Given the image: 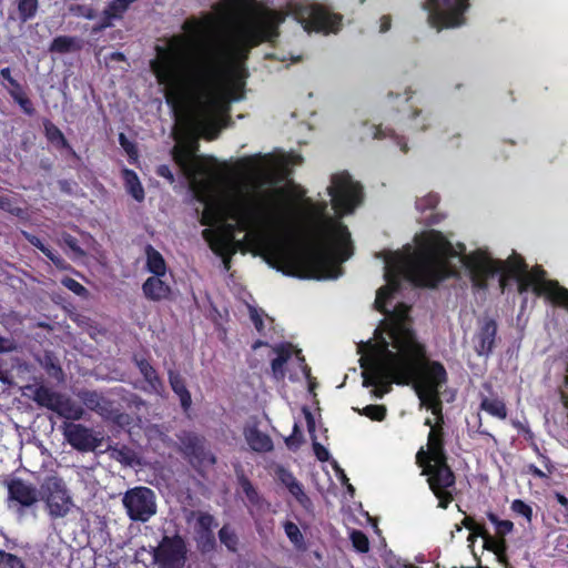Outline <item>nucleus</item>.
<instances>
[{
    "label": "nucleus",
    "mask_w": 568,
    "mask_h": 568,
    "mask_svg": "<svg viewBox=\"0 0 568 568\" xmlns=\"http://www.w3.org/2000/svg\"><path fill=\"white\" fill-rule=\"evenodd\" d=\"M346 486H347V490H348L351 494H353V493H354V487H353L351 484H348V483L346 484Z\"/></svg>",
    "instance_id": "nucleus-61"
},
{
    "label": "nucleus",
    "mask_w": 568,
    "mask_h": 568,
    "mask_svg": "<svg viewBox=\"0 0 568 568\" xmlns=\"http://www.w3.org/2000/svg\"><path fill=\"white\" fill-rule=\"evenodd\" d=\"M313 449H314V453H315L316 457L320 460L325 462V460H327L329 458L328 450L323 445H321L320 443L314 442L313 443Z\"/></svg>",
    "instance_id": "nucleus-42"
},
{
    "label": "nucleus",
    "mask_w": 568,
    "mask_h": 568,
    "mask_svg": "<svg viewBox=\"0 0 568 568\" xmlns=\"http://www.w3.org/2000/svg\"><path fill=\"white\" fill-rule=\"evenodd\" d=\"M120 144L126 151V153L132 158L136 155L134 146L128 141L123 133L119 136Z\"/></svg>",
    "instance_id": "nucleus-45"
},
{
    "label": "nucleus",
    "mask_w": 568,
    "mask_h": 568,
    "mask_svg": "<svg viewBox=\"0 0 568 568\" xmlns=\"http://www.w3.org/2000/svg\"><path fill=\"white\" fill-rule=\"evenodd\" d=\"M479 537L484 539L485 547L489 550H493L495 554L500 555L505 551L506 545L505 540L501 538L491 537L486 530Z\"/></svg>",
    "instance_id": "nucleus-28"
},
{
    "label": "nucleus",
    "mask_w": 568,
    "mask_h": 568,
    "mask_svg": "<svg viewBox=\"0 0 568 568\" xmlns=\"http://www.w3.org/2000/svg\"><path fill=\"white\" fill-rule=\"evenodd\" d=\"M111 58L114 59V60H123L124 59V55L120 52H114L111 54Z\"/></svg>",
    "instance_id": "nucleus-58"
},
{
    "label": "nucleus",
    "mask_w": 568,
    "mask_h": 568,
    "mask_svg": "<svg viewBox=\"0 0 568 568\" xmlns=\"http://www.w3.org/2000/svg\"><path fill=\"white\" fill-rule=\"evenodd\" d=\"M244 436L246 443L254 452L263 453L273 449V442L271 437L257 429L255 426H247L244 429Z\"/></svg>",
    "instance_id": "nucleus-13"
},
{
    "label": "nucleus",
    "mask_w": 568,
    "mask_h": 568,
    "mask_svg": "<svg viewBox=\"0 0 568 568\" xmlns=\"http://www.w3.org/2000/svg\"><path fill=\"white\" fill-rule=\"evenodd\" d=\"M337 471L339 473V478L344 483V484H347L348 483V479L346 477V475L344 474V471L342 469H337Z\"/></svg>",
    "instance_id": "nucleus-57"
},
{
    "label": "nucleus",
    "mask_w": 568,
    "mask_h": 568,
    "mask_svg": "<svg viewBox=\"0 0 568 568\" xmlns=\"http://www.w3.org/2000/svg\"><path fill=\"white\" fill-rule=\"evenodd\" d=\"M203 463L213 465L215 463V457L210 452L204 453Z\"/></svg>",
    "instance_id": "nucleus-56"
},
{
    "label": "nucleus",
    "mask_w": 568,
    "mask_h": 568,
    "mask_svg": "<svg viewBox=\"0 0 568 568\" xmlns=\"http://www.w3.org/2000/svg\"><path fill=\"white\" fill-rule=\"evenodd\" d=\"M433 123V115L417 105H410L406 115V125L412 131H425Z\"/></svg>",
    "instance_id": "nucleus-14"
},
{
    "label": "nucleus",
    "mask_w": 568,
    "mask_h": 568,
    "mask_svg": "<svg viewBox=\"0 0 568 568\" xmlns=\"http://www.w3.org/2000/svg\"><path fill=\"white\" fill-rule=\"evenodd\" d=\"M75 45V39L68 36H60L57 37L51 45L50 51L58 52V53H64L71 51Z\"/></svg>",
    "instance_id": "nucleus-26"
},
{
    "label": "nucleus",
    "mask_w": 568,
    "mask_h": 568,
    "mask_svg": "<svg viewBox=\"0 0 568 568\" xmlns=\"http://www.w3.org/2000/svg\"><path fill=\"white\" fill-rule=\"evenodd\" d=\"M143 293L153 301L166 298L170 294V286L161 280V276H151L143 284Z\"/></svg>",
    "instance_id": "nucleus-15"
},
{
    "label": "nucleus",
    "mask_w": 568,
    "mask_h": 568,
    "mask_svg": "<svg viewBox=\"0 0 568 568\" xmlns=\"http://www.w3.org/2000/svg\"><path fill=\"white\" fill-rule=\"evenodd\" d=\"M145 255L148 270L154 275L164 276L166 272V265L162 255L151 245L146 246Z\"/></svg>",
    "instance_id": "nucleus-18"
},
{
    "label": "nucleus",
    "mask_w": 568,
    "mask_h": 568,
    "mask_svg": "<svg viewBox=\"0 0 568 568\" xmlns=\"http://www.w3.org/2000/svg\"><path fill=\"white\" fill-rule=\"evenodd\" d=\"M438 203V195L435 193H428L425 196L417 199L416 207L419 211H425L428 209H433Z\"/></svg>",
    "instance_id": "nucleus-35"
},
{
    "label": "nucleus",
    "mask_w": 568,
    "mask_h": 568,
    "mask_svg": "<svg viewBox=\"0 0 568 568\" xmlns=\"http://www.w3.org/2000/svg\"><path fill=\"white\" fill-rule=\"evenodd\" d=\"M9 498L23 507H30L38 500L37 489L21 479L8 483Z\"/></svg>",
    "instance_id": "nucleus-9"
},
{
    "label": "nucleus",
    "mask_w": 568,
    "mask_h": 568,
    "mask_svg": "<svg viewBox=\"0 0 568 568\" xmlns=\"http://www.w3.org/2000/svg\"><path fill=\"white\" fill-rule=\"evenodd\" d=\"M83 400L89 408L95 409L99 404V396L95 393H84Z\"/></svg>",
    "instance_id": "nucleus-43"
},
{
    "label": "nucleus",
    "mask_w": 568,
    "mask_h": 568,
    "mask_svg": "<svg viewBox=\"0 0 568 568\" xmlns=\"http://www.w3.org/2000/svg\"><path fill=\"white\" fill-rule=\"evenodd\" d=\"M286 16L306 31L335 33L342 24L341 14L316 3L290 1L283 13L254 0H226L214 12L187 18L150 62L175 116L173 159L203 205L202 235L223 262L241 246L235 227L266 262H345L353 254L351 234L327 213V202L298 204L304 190L278 185L272 159L264 156L246 179L226 180L195 154L199 138L216 139L230 103L243 98L248 51L276 38Z\"/></svg>",
    "instance_id": "nucleus-1"
},
{
    "label": "nucleus",
    "mask_w": 568,
    "mask_h": 568,
    "mask_svg": "<svg viewBox=\"0 0 568 568\" xmlns=\"http://www.w3.org/2000/svg\"><path fill=\"white\" fill-rule=\"evenodd\" d=\"M261 345H263V343H262V342H256V343L254 344V346H253V347H254V348H257V347H260Z\"/></svg>",
    "instance_id": "nucleus-62"
},
{
    "label": "nucleus",
    "mask_w": 568,
    "mask_h": 568,
    "mask_svg": "<svg viewBox=\"0 0 568 568\" xmlns=\"http://www.w3.org/2000/svg\"><path fill=\"white\" fill-rule=\"evenodd\" d=\"M55 412L68 419H80L83 415L82 407L71 403L64 396L60 402V407L57 408Z\"/></svg>",
    "instance_id": "nucleus-21"
},
{
    "label": "nucleus",
    "mask_w": 568,
    "mask_h": 568,
    "mask_svg": "<svg viewBox=\"0 0 568 568\" xmlns=\"http://www.w3.org/2000/svg\"><path fill=\"white\" fill-rule=\"evenodd\" d=\"M276 355L272 359L271 368L275 379L280 381L288 374L291 379H300L302 377L310 379L311 369L305 364L301 351L296 349L292 344H278L273 347Z\"/></svg>",
    "instance_id": "nucleus-3"
},
{
    "label": "nucleus",
    "mask_w": 568,
    "mask_h": 568,
    "mask_svg": "<svg viewBox=\"0 0 568 568\" xmlns=\"http://www.w3.org/2000/svg\"><path fill=\"white\" fill-rule=\"evenodd\" d=\"M155 560L161 568H183L185 546L181 538L165 537L155 550Z\"/></svg>",
    "instance_id": "nucleus-7"
},
{
    "label": "nucleus",
    "mask_w": 568,
    "mask_h": 568,
    "mask_svg": "<svg viewBox=\"0 0 568 568\" xmlns=\"http://www.w3.org/2000/svg\"><path fill=\"white\" fill-rule=\"evenodd\" d=\"M390 29V18L388 16H384L379 20V32L385 33Z\"/></svg>",
    "instance_id": "nucleus-49"
},
{
    "label": "nucleus",
    "mask_w": 568,
    "mask_h": 568,
    "mask_svg": "<svg viewBox=\"0 0 568 568\" xmlns=\"http://www.w3.org/2000/svg\"><path fill=\"white\" fill-rule=\"evenodd\" d=\"M27 240L37 248H39L47 257H49L53 252L45 246L40 239L34 235L26 234Z\"/></svg>",
    "instance_id": "nucleus-40"
},
{
    "label": "nucleus",
    "mask_w": 568,
    "mask_h": 568,
    "mask_svg": "<svg viewBox=\"0 0 568 568\" xmlns=\"http://www.w3.org/2000/svg\"><path fill=\"white\" fill-rule=\"evenodd\" d=\"M112 26H113V22H111L109 19H106V18H104V16H102V20L92 27V32L100 33L104 29L110 28Z\"/></svg>",
    "instance_id": "nucleus-46"
},
{
    "label": "nucleus",
    "mask_w": 568,
    "mask_h": 568,
    "mask_svg": "<svg viewBox=\"0 0 568 568\" xmlns=\"http://www.w3.org/2000/svg\"><path fill=\"white\" fill-rule=\"evenodd\" d=\"M480 408L496 418L505 419L507 417L506 406L499 398L484 397L480 403Z\"/></svg>",
    "instance_id": "nucleus-20"
},
{
    "label": "nucleus",
    "mask_w": 568,
    "mask_h": 568,
    "mask_svg": "<svg viewBox=\"0 0 568 568\" xmlns=\"http://www.w3.org/2000/svg\"><path fill=\"white\" fill-rule=\"evenodd\" d=\"M468 7L469 0H425L423 4L428 23L437 30L463 26Z\"/></svg>",
    "instance_id": "nucleus-2"
},
{
    "label": "nucleus",
    "mask_w": 568,
    "mask_h": 568,
    "mask_svg": "<svg viewBox=\"0 0 568 568\" xmlns=\"http://www.w3.org/2000/svg\"><path fill=\"white\" fill-rule=\"evenodd\" d=\"M54 132H55L58 135H60V136H61L60 131H58L57 129H54Z\"/></svg>",
    "instance_id": "nucleus-63"
},
{
    "label": "nucleus",
    "mask_w": 568,
    "mask_h": 568,
    "mask_svg": "<svg viewBox=\"0 0 568 568\" xmlns=\"http://www.w3.org/2000/svg\"><path fill=\"white\" fill-rule=\"evenodd\" d=\"M497 326L491 320L483 321L479 332L476 335V352L479 355H488L495 343Z\"/></svg>",
    "instance_id": "nucleus-10"
},
{
    "label": "nucleus",
    "mask_w": 568,
    "mask_h": 568,
    "mask_svg": "<svg viewBox=\"0 0 568 568\" xmlns=\"http://www.w3.org/2000/svg\"><path fill=\"white\" fill-rule=\"evenodd\" d=\"M158 173L161 176L168 179L170 182L174 181L173 174L171 173L170 169L168 166H165V165L160 166L159 170H158Z\"/></svg>",
    "instance_id": "nucleus-51"
},
{
    "label": "nucleus",
    "mask_w": 568,
    "mask_h": 568,
    "mask_svg": "<svg viewBox=\"0 0 568 568\" xmlns=\"http://www.w3.org/2000/svg\"><path fill=\"white\" fill-rule=\"evenodd\" d=\"M511 510L526 518L528 523L532 519V508L520 499L511 503Z\"/></svg>",
    "instance_id": "nucleus-32"
},
{
    "label": "nucleus",
    "mask_w": 568,
    "mask_h": 568,
    "mask_svg": "<svg viewBox=\"0 0 568 568\" xmlns=\"http://www.w3.org/2000/svg\"><path fill=\"white\" fill-rule=\"evenodd\" d=\"M333 209L338 214L352 212L361 202V187L346 172L335 173L331 176L327 186Z\"/></svg>",
    "instance_id": "nucleus-4"
},
{
    "label": "nucleus",
    "mask_w": 568,
    "mask_h": 568,
    "mask_svg": "<svg viewBox=\"0 0 568 568\" xmlns=\"http://www.w3.org/2000/svg\"><path fill=\"white\" fill-rule=\"evenodd\" d=\"M79 558L73 557L70 562V568H78Z\"/></svg>",
    "instance_id": "nucleus-59"
},
{
    "label": "nucleus",
    "mask_w": 568,
    "mask_h": 568,
    "mask_svg": "<svg viewBox=\"0 0 568 568\" xmlns=\"http://www.w3.org/2000/svg\"><path fill=\"white\" fill-rule=\"evenodd\" d=\"M556 498H557L558 503L565 508V516H567L568 515V499L561 494H556Z\"/></svg>",
    "instance_id": "nucleus-54"
},
{
    "label": "nucleus",
    "mask_w": 568,
    "mask_h": 568,
    "mask_svg": "<svg viewBox=\"0 0 568 568\" xmlns=\"http://www.w3.org/2000/svg\"><path fill=\"white\" fill-rule=\"evenodd\" d=\"M302 161L303 159L298 154H287L283 158L282 164L285 166H294L301 164Z\"/></svg>",
    "instance_id": "nucleus-44"
},
{
    "label": "nucleus",
    "mask_w": 568,
    "mask_h": 568,
    "mask_svg": "<svg viewBox=\"0 0 568 568\" xmlns=\"http://www.w3.org/2000/svg\"><path fill=\"white\" fill-rule=\"evenodd\" d=\"M68 11L74 17L84 18L88 20H93L97 17V11L91 4L70 2L68 4Z\"/></svg>",
    "instance_id": "nucleus-23"
},
{
    "label": "nucleus",
    "mask_w": 568,
    "mask_h": 568,
    "mask_svg": "<svg viewBox=\"0 0 568 568\" xmlns=\"http://www.w3.org/2000/svg\"><path fill=\"white\" fill-rule=\"evenodd\" d=\"M48 258H50L55 266H58L59 268H65L67 267V264L57 254L52 253Z\"/></svg>",
    "instance_id": "nucleus-53"
},
{
    "label": "nucleus",
    "mask_w": 568,
    "mask_h": 568,
    "mask_svg": "<svg viewBox=\"0 0 568 568\" xmlns=\"http://www.w3.org/2000/svg\"><path fill=\"white\" fill-rule=\"evenodd\" d=\"M187 520H195L196 527L202 532H207L212 529L213 526H215L213 516L202 511H192L187 517Z\"/></svg>",
    "instance_id": "nucleus-25"
},
{
    "label": "nucleus",
    "mask_w": 568,
    "mask_h": 568,
    "mask_svg": "<svg viewBox=\"0 0 568 568\" xmlns=\"http://www.w3.org/2000/svg\"><path fill=\"white\" fill-rule=\"evenodd\" d=\"M169 381L173 392L179 396L183 409L187 410L191 406L192 399L183 378L179 374L170 372Z\"/></svg>",
    "instance_id": "nucleus-17"
},
{
    "label": "nucleus",
    "mask_w": 568,
    "mask_h": 568,
    "mask_svg": "<svg viewBox=\"0 0 568 568\" xmlns=\"http://www.w3.org/2000/svg\"><path fill=\"white\" fill-rule=\"evenodd\" d=\"M0 568H26L22 561L11 554L0 551Z\"/></svg>",
    "instance_id": "nucleus-33"
},
{
    "label": "nucleus",
    "mask_w": 568,
    "mask_h": 568,
    "mask_svg": "<svg viewBox=\"0 0 568 568\" xmlns=\"http://www.w3.org/2000/svg\"><path fill=\"white\" fill-rule=\"evenodd\" d=\"M61 241L74 253V255H84V252L78 245L77 240L70 234H63Z\"/></svg>",
    "instance_id": "nucleus-38"
},
{
    "label": "nucleus",
    "mask_w": 568,
    "mask_h": 568,
    "mask_svg": "<svg viewBox=\"0 0 568 568\" xmlns=\"http://www.w3.org/2000/svg\"><path fill=\"white\" fill-rule=\"evenodd\" d=\"M62 284L67 288H69L71 292H73L74 294H77L79 296H87L88 295V290L82 284H80L79 282H77L73 278L65 277V278L62 280Z\"/></svg>",
    "instance_id": "nucleus-36"
},
{
    "label": "nucleus",
    "mask_w": 568,
    "mask_h": 568,
    "mask_svg": "<svg viewBox=\"0 0 568 568\" xmlns=\"http://www.w3.org/2000/svg\"><path fill=\"white\" fill-rule=\"evenodd\" d=\"M304 414H305V419H306V423H307L308 432L313 433L314 429H315L314 418H313L311 412H308L307 409H304Z\"/></svg>",
    "instance_id": "nucleus-52"
},
{
    "label": "nucleus",
    "mask_w": 568,
    "mask_h": 568,
    "mask_svg": "<svg viewBox=\"0 0 568 568\" xmlns=\"http://www.w3.org/2000/svg\"><path fill=\"white\" fill-rule=\"evenodd\" d=\"M16 348L12 339L0 336V352H10Z\"/></svg>",
    "instance_id": "nucleus-47"
},
{
    "label": "nucleus",
    "mask_w": 568,
    "mask_h": 568,
    "mask_svg": "<svg viewBox=\"0 0 568 568\" xmlns=\"http://www.w3.org/2000/svg\"><path fill=\"white\" fill-rule=\"evenodd\" d=\"M351 540L356 550L361 552H367L369 550V541L364 532L353 530L351 532Z\"/></svg>",
    "instance_id": "nucleus-29"
},
{
    "label": "nucleus",
    "mask_w": 568,
    "mask_h": 568,
    "mask_svg": "<svg viewBox=\"0 0 568 568\" xmlns=\"http://www.w3.org/2000/svg\"><path fill=\"white\" fill-rule=\"evenodd\" d=\"M361 414L372 420H383L386 415V407L384 405H367Z\"/></svg>",
    "instance_id": "nucleus-30"
},
{
    "label": "nucleus",
    "mask_w": 568,
    "mask_h": 568,
    "mask_svg": "<svg viewBox=\"0 0 568 568\" xmlns=\"http://www.w3.org/2000/svg\"><path fill=\"white\" fill-rule=\"evenodd\" d=\"M125 190L131 196L141 202L144 200V190L135 172L129 169L122 171Z\"/></svg>",
    "instance_id": "nucleus-16"
},
{
    "label": "nucleus",
    "mask_w": 568,
    "mask_h": 568,
    "mask_svg": "<svg viewBox=\"0 0 568 568\" xmlns=\"http://www.w3.org/2000/svg\"><path fill=\"white\" fill-rule=\"evenodd\" d=\"M285 534L290 538V540L297 547L303 545V535L301 534L300 528L294 523H286L284 525Z\"/></svg>",
    "instance_id": "nucleus-31"
},
{
    "label": "nucleus",
    "mask_w": 568,
    "mask_h": 568,
    "mask_svg": "<svg viewBox=\"0 0 568 568\" xmlns=\"http://www.w3.org/2000/svg\"><path fill=\"white\" fill-rule=\"evenodd\" d=\"M138 367L148 383V390L159 394L162 389V383L154 368L144 359L136 362Z\"/></svg>",
    "instance_id": "nucleus-19"
},
{
    "label": "nucleus",
    "mask_w": 568,
    "mask_h": 568,
    "mask_svg": "<svg viewBox=\"0 0 568 568\" xmlns=\"http://www.w3.org/2000/svg\"><path fill=\"white\" fill-rule=\"evenodd\" d=\"M88 568H92L91 566H89Z\"/></svg>",
    "instance_id": "nucleus-64"
},
{
    "label": "nucleus",
    "mask_w": 568,
    "mask_h": 568,
    "mask_svg": "<svg viewBox=\"0 0 568 568\" xmlns=\"http://www.w3.org/2000/svg\"><path fill=\"white\" fill-rule=\"evenodd\" d=\"M32 392V398L40 406L57 410L60 407L62 395L45 386L28 387Z\"/></svg>",
    "instance_id": "nucleus-12"
},
{
    "label": "nucleus",
    "mask_w": 568,
    "mask_h": 568,
    "mask_svg": "<svg viewBox=\"0 0 568 568\" xmlns=\"http://www.w3.org/2000/svg\"><path fill=\"white\" fill-rule=\"evenodd\" d=\"M488 519L495 525L496 534L501 539L514 529V524L510 520H501L493 513L488 514Z\"/></svg>",
    "instance_id": "nucleus-27"
},
{
    "label": "nucleus",
    "mask_w": 568,
    "mask_h": 568,
    "mask_svg": "<svg viewBox=\"0 0 568 568\" xmlns=\"http://www.w3.org/2000/svg\"><path fill=\"white\" fill-rule=\"evenodd\" d=\"M0 77L8 81L10 85L18 87V82L11 77V71L9 68H4L0 71Z\"/></svg>",
    "instance_id": "nucleus-48"
},
{
    "label": "nucleus",
    "mask_w": 568,
    "mask_h": 568,
    "mask_svg": "<svg viewBox=\"0 0 568 568\" xmlns=\"http://www.w3.org/2000/svg\"><path fill=\"white\" fill-rule=\"evenodd\" d=\"M64 436L71 446L82 452L93 450L101 445V439L80 424L68 425Z\"/></svg>",
    "instance_id": "nucleus-8"
},
{
    "label": "nucleus",
    "mask_w": 568,
    "mask_h": 568,
    "mask_svg": "<svg viewBox=\"0 0 568 568\" xmlns=\"http://www.w3.org/2000/svg\"><path fill=\"white\" fill-rule=\"evenodd\" d=\"M286 444H287L288 447L292 448V447H297L300 442L296 439V436L294 434V435H292L291 437H288L286 439Z\"/></svg>",
    "instance_id": "nucleus-55"
},
{
    "label": "nucleus",
    "mask_w": 568,
    "mask_h": 568,
    "mask_svg": "<svg viewBox=\"0 0 568 568\" xmlns=\"http://www.w3.org/2000/svg\"><path fill=\"white\" fill-rule=\"evenodd\" d=\"M220 540L222 544H224L229 549L235 550L237 539L235 534L226 526H224L220 532Z\"/></svg>",
    "instance_id": "nucleus-34"
},
{
    "label": "nucleus",
    "mask_w": 568,
    "mask_h": 568,
    "mask_svg": "<svg viewBox=\"0 0 568 568\" xmlns=\"http://www.w3.org/2000/svg\"><path fill=\"white\" fill-rule=\"evenodd\" d=\"M0 209L9 212L12 211L11 201L7 195H0Z\"/></svg>",
    "instance_id": "nucleus-50"
},
{
    "label": "nucleus",
    "mask_w": 568,
    "mask_h": 568,
    "mask_svg": "<svg viewBox=\"0 0 568 568\" xmlns=\"http://www.w3.org/2000/svg\"><path fill=\"white\" fill-rule=\"evenodd\" d=\"M40 494L52 518L65 517L74 506L65 483L57 476L43 480Z\"/></svg>",
    "instance_id": "nucleus-5"
},
{
    "label": "nucleus",
    "mask_w": 568,
    "mask_h": 568,
    "mask_svg": "<svg viewBox=\"0 0 568 568\" xmlns=\"http://www.w3.org/2000/svg\"><path fill=\"white\" fill-rule=\"evenodd\" d=\"M123 507L133 521H148L156 514V497L148 487H134L122 497Z\"/></svg>",
    "instance_id": "nucleus-6"
},
{
    "label": "nucleus",
    "mask_w": 568,
    "mask_h": 568,
    "mask_svg": "<svg viewBox=\"0 0 568 568\" xmlns=\"http://www.w3.org/2000/svg\"><path fill=\"white\" fill-rule=\"evenodd\" d=\"M534 473H535L537 476H539V477H544V476H545V475H544V473H542L541 470L537 469V468H535V469H534Z\"/></svg>",
    "instance_id": "nucleus-60"
},
{
    "label": "nucleus",
    "mask_w": 568,
    "mask_h": 568,
    "mask_svg": "<svg viewBox=\"0 0 568 568\" xmlns=\"http://www.w3.org/2000/svg\"><path fill=\"white\" fill-rule=\"evenodd\" d=\"M19 18L22 22L32 19L38 11V0H17Z\"/></svg>",
    "instance_id": "nucleus-24"
},
{
    "label": "nucleus",
    "mask_w": 568,
    "mask_h": 568,
    "mask_svg": "<svg viewBox=\"0 0 568 568\" xmlns=\"http://www.w3.org/2000/svg\"><path fill=\"white\" fill-rule=\"evenodd\" d=\"M250 317L254 323L255 328L258 332H262L264 325L262 314L256 308L250 307Z\"/></svg>",
    "instance_id": "nucleus-41"
},
{
    "label": "nucleus",
    "mask_w": 568,
    "mask_h": 568,
    "mask_svg": "<svg viewBox=\"0 0 568 568\" xmlns=\"http://www.w3.org/2000/svg\"><path fill=\"white\" fill-rule=\"evenodd\" d=\"M463 524L467 529L471 531L470 536L468 537V540L473 541L474 538L484 534L485 528L481 525L476 524L471 518H464Z\"/></svg>",
    "instance_id": "nucleus-37"
},
{
    "label": "nucleus",
    "mask_w": 568,
    "mask_h": 568,
    "mask_svg": "<svg viewBox=\"0 0 568 568\" xmlns=\"http://www.w3.org/2000/svg\"><path fill=\"white\" fill-rule=\"evenodd\" d=\"M371 133H372V136L374 139H384V138H390L393 139L396 144L400 148V150L403 152H406L407 151V145H406V142H404V140L402 138H399L395 132L394 130H390V129H383L382 126H369L368 128Z\"/></svg>",
    "instance_id": "nucleus-22"
},
{
    "label": "nucleus",
    "mask_w": 568,
    "mask_h": 568,
    "mask_svg": "<svg viewBox=\"0 0 568 568\" xmlns=\"http://www.w3.org/2000/svg\"><path fill=\"white\" fill-rule=\"evenodd\" d=\"M276 478L288 489L295 499L304 507L310 504V499L304 493L302 484L293 476L292 473L283 467L276 468Z\"/></svg>",
    "instance_id": "nucleus-11"
},
{
    "label": "nucleus",
    "mask_w": 568,
    "mask_h": 568,
    "mask_svg": "<svg viewBox=\"0 0 568 568\" xmlns=\"http://www.w3.org/2000/svg\"><path fill=\"white\" fill-rule=\"evenodd\" d=\"M241 487H242L245 496L247 497V499L251 503L257 501V493L255 491L254 487L251 485V483L247 479L241 480Z\"/></svg>",
    "instance_id": "nucleus-39"
}]
</instances>
